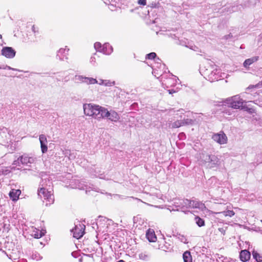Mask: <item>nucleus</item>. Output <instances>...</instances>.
Returning <instances> with one entry per match:
<instances>
[{"label": "nucleus", "instance_id": "b1692460", "mask_svg": "<svg viewBox=\"0 0 262 262\" xmlns=\"http://www.w3.org/2000/svg\"><path fill=\"white\" fill-rule=\"evenodd\" d=\"M164 242L165 243L164 244L162 245L161 244L159 245V248L165 251L171 250L172 249L171 243L166 242L165 241H164Z\"/></svg>", "mask_w": 262, "mask_h": 262}, {"label": "nucleus", "instance_id": "4468645a", "mask_svg": "<svg viewBox=\"0 0 262 262\" xmlns=\"http://www.w3.org/2000/svg\"><path fill=\"white\" fill-rule=\"evenodd\" d=\"M113 52L112 47L108 43H105L101 46L99 43V52H101L105 55H110Z\"/></svg>", "mask_w": 262, "mask_h": 262}, {"label": "nucleus", "instance_id": "79ce46f5", "mask_svg": "<svg viewBox=\"0 0 262 262\" xmlns=\"http://www.w3.org/2000/svg\"><path fill=\"white\" fill-rule=\"evenodd\" d=\"M178 238L180 239V241L182 242H183L184 243H186V241L187 240H186L185 237L184 235H179Z\"/></svg>", "mask_w": 262, "mask_h": 262}, {"label": "nucleus", "instance_id": "72a5a7b5", "mask_svg": "<svg viewBox=\"0 0 262 262\" xmlns=\"http://www.w3.org/2000/svg\"><path fill=\"white\" fill-rule=\"evenodd\" d=\"M149 196L152 200H155V198H158V199H163L162 195L159 192H158L152 193H150L149 194Z\"/></svg>", "mask_w": 262, "mask_h": 262}, {"label": "nucleus", "instance_id": "4d7b16f0", "mask_svg": "<svg viewBox=\"0 0 262 262\" xmlns=\"http://www.w3.org/2000/svg\"><path fill=\"white\" fill-rule=\"evenodd\" d=\"M9 258L10 259H12V256H11V255H10V256H9Z\"/></svg>", "mask_w": 262, "mask_h": 262}, {"label": "nucleus", "instance_id": "a19ab883", "mask_svg": "<svg viewBox=\"0 0 262 262\" xmlns=\"http://www.w3.org/2000/svg\"><path fill=\"white\" fill-rule=\"evenodd\" d=\"M262 86V80H261V81L260 82H259L257 84H256V85H250L249 86L248 88H260Z\"/></svg>", "mask_w": 262, "mask_h": 262}, {"label": "nucleus", "instance_id": "423d86ee", "mask_svg": "<svg viewBox=\"0 0 262 262\" xmlns=\"http://www.w3.org/2000/svg\"><path fill=\"white\" fill-rule=\"evenodd\" d=\"M84 114L96 119L98 115V106L91 103L83 104Z\"/></svg>", "mask_w": 262, "mask_h": 262}, {"label": "nucleus", "instance_id": "f257e3e1", "mask_svg": "<svg viewBox=\"0 0 262 262\" xmlns=\"http://www.w3.org/2000/svg\"><path fill=\"white\" fill-rule=\"evenodd\" d=\"M173 205L177 208V209H172L171 210L168 208L170 211L181 210L183 212H186V210L189 208H198L201 211H204L207 209L204 204L197 200L176 199L173 200Z\"/></svg>", "mask_w": 262, "mask_h": 262}, {"label": "nucleus", "instance_id": "2f4dec72", "mask_svg": "<svg viewBox=\"0 0 262 262\" xmlns=\"http://www.w3.org/2000/svg\"><path fill=\"white\" fill-rule=\"evenodd\" d=\"M60 78H59V80L64 81H68L69 80L70 78L67 75V73L66 72H64L62 73H60V75H59Z\"/></svg>", "mask_w": 262, "mask_h": 262}, {"label": "nucleus", "instance_id": "9b49d317", "mask_svg": "<svg viewBox=\"0 0 262 262\" xmlns=\"http://www.w3.org/2000/svg\"><path fill=\"white\" fill-rule=\"evenodd\" d=\"M193 120L189 119H184L183 120H177L174 122H169L168 126L170 128H176L185 125L191 124Z\"/></svg>", "mask_w": 262, "mask_h": 262}, {"label": "nucleus", "instance_id": "ea45409f", "mask_svg": "<svg viewBox=\"0 0 262 262\" xmlns=\"http://www.w3.org/2000/svg\"><path fill=\"white\" fill-rule=\"evenodd\" d=\"M87 256L92 257L93 260L97 259L98 257V255L96 252L93 253L89 254L87 255Z\"/></svg>", "mask_w": 262, "mask_h": 262}, {"label": "nucleus", "instance_id": "4c0bfd02", "mask_svg": "<svg viewBox=\"0 0 262 262\" xmlns=\"http://www.w3.org/2000/svg\"><path fill=\"white\" fill-rule=\"evenodd\" d=\"M156 54L155 52H151L146 55V58L149 59H152L156 58Z\"/></svg>", "mask_w": 262, "mask_h": 262}, {"label": "nucleus", "instance_id": "3c124183", "mask_svg": "<svg viewBox=\"0 0 262 262\" xmlns=\"http://www.w3.org/2000/svg\"><path fill=\"white\" fill-rule=\"evenodd\" d=\"M94 48L96 50V51L97 52V49L98 48V42H95L94 43Z\"/></svg>", "mask_w": 262, "mask_h": 262}, {"label": "nucleus", "instance_id": "603ef678", "mask_svg": "<svg viewBox=\"0 0 262 262\" xmlns=\"http://www.w3.org/2000/svg\"><path fill=\"white\" fill-rule=\"evenodd\" d=\"M168 92L169 94H172L176 92V91L173 90H169Z\"/></svg>", "mask_w": 262, "mask_h": 262}, {"label": "nucleus", "instance_id": "393cba45", "mask_svg": "<svg viewBox=\"0 0 262 262\" xmlns=\"http://www.w3.org/2000/svg\"><path fill=\"white\" fill-rule=\"evenodd\" d=\"M46 233V230H36L34 231L32 235L36 238H39L45 235Z\"/></svg>", "mask_w": 262, "mask_h": 262}, {"label": "nucleus", "instance_id": "0eeeda50", "mask_svg": "<svg viewBox=\"0 0 262 262\" xmlns=\"http://www.w3.org/2000/svg\"><path fill=\"white\" fill-rule=\"evenodd\" d=\"M85 225L82 223H78L76 224L75 227L71 230V232L73 233L74 237L79 239L83 235Z\"/></svg>", "mask_w": 262, "mask_h": 262}, {"label": "nucleus", "instance_id": "c756f323", "mask_svg": "<svg viewBox=\"0 0 262 262\" xmlns=\"http://www.w3.org/2000/svg\"><path fill=\"white\" fill-rule=\"evenodd\" d=\"M252 255L257 262H262V255L255 250L252 251Z\"/></svg>", "mask_w": 262, "mask_h": 262}, {"label": "nucleus", "instance_id": "49530a36", "mask_svg": "<svg viewBox=\"0 0 262 262\" xmlns=\"http://www.w3.org/2000/svg\"><path fill=\"white\" fill-rule=\"evenodd\" d=\"M257 41L260 45H262V33L258 36Z\"/></svg>", "mask_w": 262, "mask_h": 262}, {"label": "nucleus", "instance_id": "20e7f679", "mask_svg": "<svg viewBox=\"0 0 262 262\" xmlns=\"http://www.w3.org/2000/svg\"><path fill=\"white\" fill-rule=\"evenodd\" d=\"M156 64L157 66H155L154 67H152V74L155 75L156 77L157 76V75H159L160 77H161V78L162 80V85L164 87L165 86L167 88L176 85L178 83V80L179 81L178 79H177L176 76L171 75V77L166 78L165 80H163V79L164 78V76L161 74V72L159 73L158 70L156 69V68H159L162 67V65L160 62H159L158 61H157Z\"/></svg>", "mask_w": 262, "mask_h": 262}, {"label": "nucleus", "instance_id": "8fccbe9b", "mask_svg": "<svg viewBox=\"0 0 262 262\" xmlns=\"http://www.w3.org/2000/svg\"><path fill=\"white\" fill-rule=\"evenodd\" d=\"M5 69H7L8 70H13V71H18V70H17L16 69L12 68L9 66H6Z\"/></svg>", "mask_w": 262, "mask_h": 262}, {"label": "nucleus", "instance_id": "6e6552de", "mask_svg": "<svg viewBox=\"0 0 262 262\" xmlns=\"http://www.w3.org/2000/svg\"><path fill=\"white\" fill-rule=\"evenodd\" d=\"M35 161V158L33 157H29L26 155H24L18 158L17 161H14L13 165H16V166L19 165V163L23 165H28V164H32Z\"/></svg>", "mask_w": 262, "mask_h": 262}, {"label": "nucleus", "instance_id": "1a4fd4ad", "mask_svg": "<svg viewBox=\"0 0 262 262\" xmlns=\"http://www.w3.org/2000/svg\"><path fill=\"white\" fill-rule=\"evenodd\" d=\"M74 80L76 83H84L87 84H93L97 83V80L96 78L87 77L82 75H76Z\"/></svg>", "mask_w": 262, "mask_h": 262}, {"label": "nucleus", "instance_id": "5fc2aeb1", "mask_svg": "<svg viewBox=\"0 0 262 262\" xmlns=\"http://www.w3.org/2000/svg\"><path fill=\"white\" fill-rule=\"evenodd\" d=\"M256 102H257V101H253V102H254L255 104H258L259 106H262V102L260 103L259 104H257Z\"/></svg>", "mask_w": 262, "mask_h": 262}, {"label": "nucleus", "instance_id": "bf43d9fd", "mask_svg": "<svg viewBox=\"0 0 262 262\" xmlns=\"http://www.w3.org/2000/svg\"><path fill=\"white\" fill-rule=\"evenodd\" d=\"M157 60H159V61H161V60L159 58H158Z\"/></svg>", "mask_w": 262, "mask_h": 262}, {"label": "nucleus", "instance_id": "680f3d73", "mask_svg": "<svg viewBox=\"0 0 262 262\" xmlns=\"http://www.w3.org/2000/svg\"><path fill=\"white\" fill-rule=\"evenodd\" d=\"M173 36H174V38L175 39L176 38V36L174 35Z\"/></svg>", "mask_w": 262, "mask_h": 262}, {"label": "nucleus", "instance_id": "c03bdc74", "mask_svg": "<svg viewBox=\"0 0 262 262\" xmlns=\"http://www.w3.org/2000/svg\"><path fill=\"white\" fill-rule=\"evenodd\" d=\"M239 9H240V8H238V6H233V7H232L231 10H229V12H235V11H238Z\"/></svg>", "mask_w": 262, "mask_h": 262}, {"label": "nucleus", "instance_id": "dca6fc26", "mask_svg": "<svg viewBox=\"0 0 262 262\" xmlns=\"http://www.w3.org/2000/svg\"><path fill=\"white\" fill-rule=\"evenodd\" d=\"M69 49L66 47L64 48H60L57 52V56L61 60L68 59L67 55Z\"/></svg>", "mask_w": 262, "mask_h": 262}, {"label": "nucleus", "instance_id": "5701e85b", "mask_svg": "<svg viewBox=\"0 0 262 262\" xmlns=\"http://www.w3.org/2000/svg\"><path fill=\"white\" fill-rule=\"evenodd\" d=\"M258 59V56L253 57L251 58L246 59L244 62V66L245 68H247L248 66L256 61Z\"/></svg>", "mask_w": 262, "mask_h": 262}, {"label": "nucleus", "instance_id": "37998d69", "mask_svg": "<svg viewBox=\"0 0 262 262\" xmlns=\"http://www.w3.org/2000/svg\"><path fill=\"white\" fill-rule=\"evenodd\" d=\"M32 31L35 33H38V28L36 27L35 25H33L32 27Z\"/></svg>", "mask_w": 262, "mask_h": 262}, {"label": "nucleus", "instance_id": "6ab92c4d", "mask_svg": "<svg viewBox=\"0 0 262 262\" xmlns=\"http://www.w3.org/2000/svg\"><path fill=\"white\" fill-rule=\"evenodd\" d=\"M250 255V253L248 251L246 250H242L239 254L240 259L243 262L247 261L249 260Z\"/></svg>", "mask_w": 262, "mask_h": 262}, {"label": "nucleus", "instance_id": "c85d7f7f", "mask_svg": "<svg viewBox=\"0 0 262 262\" xmlns=\"http://www.w3.org/2000/svg\"><path fill=\"white\" fill-rule=\"evenodd\" d=\"M184 262H192V259L190 252L189 251H186L183 253V255Z\"/></svg>", "mask_w": 262, "mask_h": 262}, {"label": "nucleus", "instance_id": "864d4df0", "mask_svg": "<svg viewBox=\"0 0 262 262\" xmlns=\"http://www.w3.org/2000/svg\"><path fill=\"white\" fill-rule=\"evenodd\" d=\"M178 112L180 113V114H184V110L182 109V110H180L179 111H178Z\"/></svg>", "mask_w": 262, "mask_h": 262}, {"label": "nucleus", "instance_id": "9d476101", "mask_svg": "<svg viewBox=\"0 0 262 262\" xmlns=\"http://www.w3.org/2000/svg\"><path fill=\"white\" fill-rule=\"evenodd\" d=\"M212 139L220 144H226L228 140L227 136L223 132L213 134Z\"/></svg>", "mask_w": 262, "mask_h": 262}, {"label": "nucleus", "instance_id": "09e8293b", "mask_svg": "<svg viewBox=\"0 0 262 262\" xmlns=\"http://www.w3.org/2000/svg\"><path fill=\"white\" fill-rule=\"evenodd\" d=\"M0 130L2 131L3 133H6L8 132L7 128L4 127L2 128L0 127Z\"/></svg>", "mask_w": 262, "mask_h": 262}, {"label": "nucleus", "instance_id": "bb28decb", "mask_svg": "<svg viewBox=\"0 0 262 262\" xmlns=\"http://www.w3.org/2000/svg\"><path fill=\"white\" fill-rule=\"evenodd\" d=\"M110 112L105 108L99 106V114L102 118H108Z\"/></svg>", "mask_w": 262, "mask_h": 262}, {"label": "nucleus", "instance_id": "f8f14e48", "mask_svg": "<svg viewBox=\"0 0 262 262\" xmlns=\"http://www.w3.org/2000/svg\"><path fill=\"white\" fill-rule=\"evenodd\" d=\"M111 221L107 218L99 215V232H102L106 231L108 225H110Z\"/></svg>", "mask_w": 262, "mask_h": 262}, {"label": "nucleus", "instance_id": "052dcab7", "mask_svg": "<svg viewBox=\"0 0 262 262\" xmlns=\"http://www.w3.org/2000/svg\"><path fill=\"white\" fill-rule=\"evenodd\" d=\"M21 168L18 167L17 168V169H20Z\"/></svg>", "mask_w": 262, "mask_h": 262}, {"label": "nucleus", "instance_id": "cd10ccee", "mask_svg": "<svg viewBox=\"0 0 262 262\" xmlns=\"http://www.w3.org/2000/svg\"><path fill=\"white\" fill-rule=\"evenodd\" d=\"M115 82L114 81H111L109 80H102L99 79V85H104L107 86H111L115 85Z\"/></svg>", "mask_w": 262, "mask_h": 262}, {"label": "nucleus", "instance_id": "13d9d810", "mask_svg": "<svg viewBox=\"0 0 262 262\" xmlns=\"http://www.w3.org/2000/svg\"><path fill=\"white\" fill-rule=\"evenodd\" d=\"M2 38V36L1 34H0V39H1Z\"/></svg>", "mask_w": 262, "mask_h": 262}, {"label": "nucleus", "instance_id": "58836bf2", "mask_svg": "<svg viewBox=\"0 0 262 262\" xmlns=\"http://www.w3.org/2000/svg\"><path fill=\"white\" fill-rule=\"evenodd\" d=\"M147 255L145 253H141L139 254V258L140 259L146 260L147 258Z\"/></svg>", "mask_w": 262, "mask_h": 262}, {"label": "nucleus", "instance_id": "2eb2a0df", "mask_svg": "<svg viewBox=\"0 0 262 262\" xmlns=\"http://www.w3.org/2000/svg\"><path fill=\"white\" fill-rule=\"evenodd\" d=\"M39 140L40 143V147L41 152L43 154L46 153L48 150V146H47V139L46 136L41 134L39 135Z\"/></svg>", "mask_w": 262, "mask_h": 262}, {"label": "nucleus", "instance_id": "aec40b11", "mask_svg": "<svg viewBox=\"0 0 262 262\" xmlns=\"http://www.w3.org/2000/svg\"><path fill=\"white\" fill-rule=\"evenodd\" d=\"M21 193V191L19 189H12L10 192H9V196L10 198L13 200V201H16L18 200L19 195Z\"/></svg>", "mask_w": 262, "mask_h": 262}, {"label": "nucleus", "instance_id": "6e6d98bb", "mask_svg": "<svg viewBox=\"0 0 262 262\" xmlns=\"http://www.w3.org/2000/svg\"><path fill=\"white\" fill-rule=\"evenodd\" d=\"M117 262H125V261H124L123 260L121 259V260H119V261H118Z\"/></svg>", "mask_w": 262, "mask_h": 262}, {"label": "nucleus", "instance_id": "c9c22d12", "mask_svg": "<svg viewBox=\"0 0 262 262\" xmlns=\"http://www.w3.org/2000/svg\"><path fill=\"white\" fill-rule=\"evenodd\" d=\"M31 257L33 259L36 260H39L42 259V257L40 255V254L36 252H33L32 254Z\"/></svg>", "mask_w": 262, "mask_h": 262}, {"label": "nucleus", "instance_id": "f3484780", "mask_svg": "<svg viewBox=\"0 0 262 262\" xmlns=\"http://www.w3.org/2000/svg\"><path fill=\"white\" fill-rule=\"evenodd\" d=\"M203 158L205 162L210 163L214 165H217L219 162L218 158L214 155H206L204 156Z\"/></svg>", "mask_w": 262, "mask_h": 262}, {"label": "nucleus", "instance_id": "f704fd0d", "mask_svg": "<svg viewBox=\"0 0 262 262\" xmlns=\"http://www.w3.org/2000/svg\"><path fill=\"white\" fill-rule=\"evenodd\" d=\"M94 188L89 187V188H86V193L87 194L92 195H97V190H93Z\"/></svg>", "mask_w": 262, "mask_h": 262}, {"label": "nucleus", "instance_id": "de8ad7c7", "mask_svg": "<svg viewBox=\"0 0 262 262\" xmlns=\"http://www.w3.org/2000/svg\"><path fill=\"white\" fill-rule=\"evenodd\" d=\"M245 108V107H243ZM246 110L250 113H252L254 112V110L252 108H248L247 107H245Z\"/></svg>", "mask_w": 262, "mask_h": 262}, {"label": "nucleus", "instance_id": "e433bc0d", "mask_svg": "<svg viewBox=\"0 0 262 262\" xmlns=\"http://www.w3.org/2000/svg\"><path fill=\"white\" fill-rule=\"evenodd\" d=\"M97 57V55L96 53H95L93 56H91L90 58V62L92 64H95L96 62V59Z\"/></svg>", "mask_w": 262, "mask_h": 262}, {"label": "nucleus", "instance_id": "4be33fe9", "mask_svg": "<svg viewBox=\"0 0 262 262\" xmlns=\"http://www.w3.org/2000/svg\"><path fill=\"white\" fill-rule=\"evenodd\" d=\"M12 166L11 168L8 167H0V175L1 174L4 175H7L10 172H11L13 170H15V168Z\"/></svg>", "mask_w": 262, "mask_h": 262}, {"label": "nucleus", "instance_id": "a211bd4d", "mask_svg": "<svg viewBox=\"0 0 262 262\" xmlns=\"http://www.w3.org/2000/svg\"><path fill=\"white\" fill-rule=\"evenodd\" d=\"M146 237L150 242H155L157 241V236L153 229H149L146 233Z\"/></svg>", "mask_w": 262, "mask_h": 262}, {"label": "nucleus", "instance_id": "a878e982", "mask_svg": "<svg viewBox=\"0 0 262 262\" xmlns=\"http://www.w3.org/2000/svg\"><path fill=\"white\" fill-rule=\"evenodd\" d=\"M179 43L182 46H184L187 48H189V49L193 51H196V50L198 49V47L196 46L192 45V43L189 42H188V43H187L184 41H180Z\"/></svg>", "mask_w": 262, "mask_h": 262}, {"label": "nucleus", "instance_id": "412c9836", "mask_svg": "<svg viewBox=\"0 0 262 262\" xmlns=\"http://www.w3.org/2000/svg\"><path fill=\"white\" fill-rule=\"evenodd\" d=\"M107 119L111 120L112 121L117 122L120 119V116L115 111H111L109 113V116Z\"/></svg>", "mask_w": 262, "mask_h": 262}, {"label": "nucleus", "instance_id": "f03ea898", "mask_svg": "<svg viewBox=\"0 0 262 262\" xmlns=\"http://www.w3.org/2000/svg\"><path fill=\"white\" fill-rule=\"evenodd\" d=\"M200 72L206 79L210 82L218 81L222 77L221 70L215 64L207 63L200 67Z\"/></svg>", "mask_w": 262, "mask_h": 262}, {"label": "nucleus", "instance_id": "7ed1b4c3", "mask_svg": "<svg viewBox=\"0 0 262 262\" xmlns=\"http://www.w3.org/2000/svg\"><path fill=\"white\" fill-rule=\"evenodd\" d=\"M51 183L48 178H45L40 183L38 189V195L46 203V206L53 204L54 201V198L52 191H49L47 188L51 186Z\"/></svg>", "mask_w": 262, "mask_h": 262}, {"label": "nucleus", "instance_id": "473e14b6", "mask_svg": "<svg viewBox=\"0 0 262 262\" xmlns=\"http://www.w3.org/2000/svg\"><path fill=\"white\" fill-rule=\"evenodd\" d=\"M219 214H222L225 216L232 217L234 215V212L232 210L224 211L218 213Z\"/></svg>", "mask_w": 262, "mask_h": 262}, {"label": "nucleus", "instance_id": "7c9ffc66", "mask_svg": "<svg viewBox=\"0 0 262 262\" xmlns=\"http://www.w3.org/2000/svg\"><path fill=\"white\" fill-rule=\"evenodd\" d=\"M194 221L196 225L200 227H203L205 225L204 220L198 216L194 217Z\"/></svg>", "mask_w": 262, "mask_h": 262}, {"label": "nucleus", "instance_id": "a18cd8bd", "mask_svg": "<svg viewBox=\"0 0 262 262\" xmlns=\"http://www.w3.org/2000/svg\"><path fill=\"white\" fill-rule=\"evenodd\" d=\"M138 3L139 5L145 6L146 4V0H138Z\"/></svg>", "mask_w": 262, "mask_h": 262}, {"label": "nucleus", "instance_id": "ddd939ff", "mask_svg": "<svg viewBox=\"0 0 262 262\" xmlns=\"http://www.w3.org/2000/svg\"><path fill=\"white\" fill-rule=\"evenodd\" d=\"M2 54L8 58H13L15 51L11 47H4L2 50Z\"/></svg>", "mask_w": 262, "mask_h": 262}, {"label": "nucleus", "instance_id": "39448f33", "mask_svg": "<svg viewBox=\"0 0 262 262\" xmlns=\"http://www.w3.org/2000/svg\"><path fill=\"white\" fill-rule=\"evenodd\" d=\"M225 102L228 105L234 109H243V105L244 101L241 98L239 95H235L233 97L227 98L225 100Z\"/></svg>", "mask_w": 262, "mask_h": 262}]
</instances>
